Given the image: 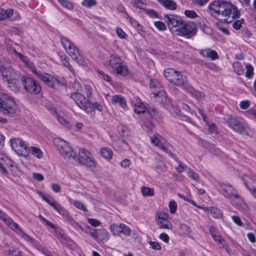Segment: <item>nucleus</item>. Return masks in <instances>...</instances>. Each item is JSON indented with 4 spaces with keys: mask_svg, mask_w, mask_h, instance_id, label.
I'll use <instances>...</instances> for the list:
<instances>
[{
    "mask_svg": "<svg viewBox=\"0 0 256 256\" xmlns=\"http://www.w3.org/2000/svg\"><path fill=\"white\" fill-rule=\"evenodd\" d=\"M54 144L60 155L70 162L73 164L80 163L88 167H93L96 166L95 161L86 150L80 149L78 158L66 142L58 138L54 140Z\"/></svg>",
    "mask_w": 256,
    "mask_h": 256,
    "instance_id": "f257e3e1",
    "label": "nucleus"
},
{
    "mask_svg": "<svg viewBox=\"0 0 256 256\" xmlns=\"http://www.w3.org/2000/svg\"><path fill=\"white\" fill-rule=\"evenodd\" d=\"M209 12L211 14L218 16H222L227 17L224 18L227 22H231L232 20L238 18L240 13L237 7L230 2L224 0H218L210 2L208 6Z\"/></svg>",
    "mask_w": 256,
    "mask_h": 256,
    "instance_id": "f03ea898",
    "label": "nucleus"
},
{
    "mask_svg": "<svg viewBox=\"0 0 256 256\" xmlns=\"http://www.w3.org/2000/svg\"><path fill=\"white\" fill-rule=\"evenodd\" d=\"M60 41L68 54L78 64L84 65L85 62L77 46L67 38H61Z\"/></svg>",
    "mask_w": 256,
    "mask_h": 256,
    "instance_id": "7ed1b4c3",
    "label": "nucleus"
},
{
    "mask_svg": "<svg viewBox=\"0 0 256 256\" xmlns=\"http://www.w3.org/2000/svg\"><path fill=\"white\" fill-rule=\"evenodd\" d=\"M16 109L14 98L7 94H0V112L4 114H13Z\"/></svg>",
    "mask_w": 256,
    "mask_h": 256,
    "instance_id": "20e7f679",
    "label": "nucleus"
},
{
    "mask_svg": "<svg viewBox=\"0 0 256 256\" xmlns=\"http://www.w3.org/2000/svg\"><path fill=\"white\" fill-rule=\"evenodd\" d=\"M31 71L38 78L50 87L56 88L61 84V82L58 78L49 74L40 72L35 66L34 70H32Z\"/></svg>",
    "mask_w": 256,
    "mask_h": 256,
    "instance_id": "39448f33",
    "label": "nucleus"
},
{
    "mask_svg": "<svg viewBox=\"0 0 256 256\" xmlns=\"http://www.w3.org/2000/svg\"><path fill=\"white\" fill-rule=\"evenodd\" d=\"M60 214L76 230H82V228L74 218H72L68 212L58 202L54 200L50 205Z\"/></svg>",
    "mask_w": 256,
    "mask_h": 256,
    "instance_id": "423d86ee",
    "label": "nucleus"
},
{
    "mask_svg": "<svg viewBox=\"0 0 256 256\" xmlns=\"http://www.w3.org/2000/svg\"><path fill=\"white\" fill-rule=\"evenodd\" d=\"M165 22L167 23L170 32L174 35H178L184 22L179 16L174 15L166 14Z\"/></svg>",
    "mask_w": 256,
    "mask_h": 256,
    "instance_id": "0eeeda50",
    "label": "nucleus"
},
{
    "mask_svg": "<svg viewBox=\"0 0 256 256\" xmlns=\"http://www.w3.org/2000/svg\"><path fill=\"white\" fill-rule=\"evenodd\" d=\"M228 126L235 132L244 134L246 132V124L238 118L230 116H226L224 118Z\"/></svg>",
    "mask_w": 256,
    "mask_h": 256,
    "instance_id": "6e6552de",
    "label": "nucleus"
},
{
    "mask_svg": "<svg viewBox=\"0 0 256 256\" xmlns=\"http://www.w3.org/2000/svg\"><path fill=\"white\" fill-rule=\"evenodd\" d=\"M220 190L223 196L227 198L232 200H238L239 202H242V197L238 195L236 190L230 184L221 183L220 184Z\"/></svg>",
    "mask_w": 256,
    "mask_h": 256,
    "instance_id": "1a4fd4ad",
    "label": "nucleus"
},
{
    "mask_svg": "<svg viewBox=\"0 0 256 256\" xmlns=\"http://www.w3.org/2000/svg\"><path fill=\"white\" fill-rule=\"evenodd\" d=\"M22 82L24 89L29 93L36 94L41 90V87L38 82L32 78L22 76Z\"/></svg>",
    "mask_w": 256,
    "mask_h": 256,
    "instance_id": "9d476101",
    "label": "nucleus"
},
{
    "mask_svg": "<svg viewBox=\"0 0 256 256\" xmlns=\"http://www.w3.org/2000/svg\"><path fill=\"white\" fill-rule=\"evenodd\" d=\"M10 146L18 154L26 156L28 154V147L24 142L19 138H11Z\"/></svg>",
    "mask_w": 256,
    "mask_h": 256,
    "instance_id": "9b49d317",
    "label": "nucleus"
},
{
    "mask_svg": "<svg viewBox=\"0 0 256 256\" xmlns=\"http://www.w3.org/2000/svg\"><path fill=\"white\" fill-rule=\"evenodd\" d=\"M70 98L72 99L77 106L82 110H88V107L87 105L88 104V100L80 92H74L70 94H68Z\"/></svg>",
    "mask_w": 256,
    "mask_h": 256,
    "instance_id": "f8f14e48",
    "label": "nucleus"
},
{
    "mask_svg": "<svg viewBox=\"0 0 256 256\" xmlns=\"http://www.w3.org/2000/svg\"><path fill=\"white\" fill-rule=\"evenodd\" d=\"M182 25L178 36L190 38L196 34V29L194 23L184 22Z\"/></svg>",
    "mask_w": 256,
    "mask_h": 256,
    "instance_id": "ddd939ff",
    "label": "nucleus"
},
{
    "mask_svg": "<svg viewBox=\"0 0 256 256\" xmlns=\"http://www.w3.org/2000/svg\"><path fill=\"white\" fill-rule=\"evenodd\" d=\"M151 98H154V100L158 102L160 106L168 109L170 108L171 102L169 98H167L166 92L164 90L160 92L156 96H151Z\"/></svg>",
    "mask_w": 256,
    "mask_h": 256,
    "instance_id": "4468645a",
    "label": "nucleus"
},
{
    "mask_svg": "<svg viewBox=\"0 0 256 256\" xmlns=\"http://www.w3.org/2000/svg\"><path fill=\"white\" fill-rule=\"evenodd\" d=\"M177 71L172 68H166L164 70V75L166 78L170 82L173 83L176 86H180L182 81L177 79H174V76L177 73Z\"/></svg>",
    "mask_w": 256,
    "mask_h": 256,
    "instance_id": "2eb2a0df",
    "label": "nucleus"
},
{
    "mask_svg": "<svg viewBox=\"0 0 256 256\" xmlns=\"http://www.w3.org/2000/svg\"><path fill=\"white\" fill-rule=\"evenodd\" d=\"M149 88L152 92V96H156L160 92L164 90V88L160 83L154 78H150V80Z\"/></svg>",
    "mask_w": 256,
    "mask_h": 256,
    "instance_id": "dca6fc26",
    "label": "nucleus"
},
{
    "mask_svg": "<svg viewBox=\"0 0 256 256\" xmlns=\"http://www.w3.org/2000/svg\"><path fill=\"white\" fill-rule=\"evenodd\" d=\"M112 72L117 76H120L123 77H126L128 76L130 74L129 70L124 60H122V62H120V64H118L116 68H114L112 70Z\"/></svg>",
    "mask_w": 256,
    "mask_h": 256,
    "instance_id": "f3484780",
    "label": "nucleus"
},
{
    "mask_svg": "<svg viewBox=\"0 0 256 256\" xmlns=\"http://www.w3.org/2000/svg\"><path fill=\"white\" fill-rule=\"evenodd\" d=\"M150 141L152 144H153L154 146H157L160 149L162 150V151L168 154L174 160H177L176 156L172 154L168 148L164 146L162 142H160L159 139L156 137H150Z\"/></svg>",
    "mask_w": 256,
    "mask_h": 256,
    "instance_id": "a211bd4d",
    "label": "nucleus"
},
{
    "mask_svg": "<svg viewBox=\"0 0 256 256\" xmlns=\"http://www.w3.org/2000/svg\"><path fill=\"white\" fill-rule=\"evenodd\" d=\"M0 219L12 230L18 228V224L5 212L0 210Z\"/></svg>",
    "mask_w": 256,
    "mask_h": 256,
    "instance_id": "6ab92c4d",
    "label": "nucleus"
},
{
    "mask_svg": "<svg viewBox=\"0 0 256 256\" xmlns=\"http://www.w3.org/2000/svg\"><path fill=\"white\" fill-rule=\"evenodd\" d=\"M210 234L212 236L214 240L220 245L224 246L225 241L222 238L219 232L214 226H210Z\"/></svg>",
    "mask_w": 256,
    "mask_h": 256,
    "instance_id": "aec40b11",
    "label": "nucleus"
},
{
    "mask_svg": "<svg viewBox=\"0 0 256 256\" xmlns=\"http://www.w3.org/2000/svg\"><path fill=\"white\" fill-rule=\"evenodd\" d=\"M12 54L18 58L31 70H34V66L26 56L18 52L14 48L12 50Z\"/></svg>",
    "mask_w": 256,
    "mask_h": 256,
    "instance_id": "412c9836",
    "label": "nucleus"
},
{
    "mask_svg": "<svg viewBox=\"0 0 256 256\" xmlns=\"http://www.w3.org/2000/svg\"><path fill=\"white\" fill-rule=\"evenodd\" d=\"M12 54L18 58L31 70H34V66L26 56L18 52L14 48L12 50Z\"/></svg>",
    "mask_w": 256,
    "mask_h": 256,
    "instance_id": "4be33fe9",
    "label": "nucleus"
},
{
    "mask_svg": "<svg viewBox=\"0 0 256 256\" xmlns=\"http://www.w3.org/2000/svg\"><path fill=\"white\" fill-rule=\"evenodd\" d=\"M200 208L215 218H220L222 216V211L216 207H200Z\"/></svg>",
    "mask_w": 256,
    "mask_h": 256,
    "instance_id": "5701e85b",
    "label": "nucleus"
},
{
    "mask_svg": "<svg viewBox=\"0 0 256 256\" xmlns=\"http://www.w3.org/2000/svg\"><path fill=\"white\" fill-rule=\"evenodd\" d=\"M183 89L198 100L202 99L204 96V95L202 92L195 90L188 84H185L183 87Z\"/></svg>",
    "mask_w": 256,
    "mask_h": 256,
    "instance_id": "b1692460",
    "label": "nucleus"
},
{
    "mask_svg": "<svg viewBox=\"0 0 256 256\" xmlns=\"http://www.w3.org/2000/svg\"><path fill=\"white\" fill-rule=\"evenodd\" d=\"M242 180L245 186L250 192H252L255 190L254 184L256 182L252 178L248 175L244 174L242 176Z\"/></svg>",
    "mask_w": 256,
    "mask_h": 256,
    "instance_id": "393cba45",
    "label": "nucleus"
},
{
    "mask_svg": "<svg viewBox=\"0 0 256 256\" xmlns=\"http://www.w3.org/2000/svg\"><path fill=\"white\" fill-rule=\"evenodd\" d=\"M96 240L98 242H105L108 240L110 238V234L104 229L97 230V235L96 236Z\"/></svg>",
    "mask_w": 256,
    "mask_h": 256,
    "instance_id": "a878e982",
    "label": "nucleus"
},
{
    "mask_svg": "<svg viewBox=\"0 0 256 256\" xmlns=\"http://www.w3.org/2000/svg\"><path fill=\"white\" fill-rule=\"evenodd\" d=\"M200 54L204 57L210 58L212 60L218 58L217 52L210 48L202 50L200 51Z\"/></svg>",
    "mask_w": 256,
    "mask_h": 256,
    "instance_id": "bb28decb",
    "label": "nucleus"
},
{
    "mask_svg": "<svg viewBox=\"0 0 256 256\" xmlns=\"http://www.w3.org/2000/svg\"><path fill=\"white\" fill-rule=\"evenodd\" d=\"M158 3L164 8L174 10L176 9L177 5L174 0H156Z\"/></svg>",
    "mask_w": 256,
    "mask_h": 256,
    "instance_id": "cd10ccee",
    "label": "nucleus"
},
{
    "mask_svg": "<svg viewBox=\"0 0 256 256\" xmlns=\"http://www.w3.org/2000/svg\"><path fill=\"white\" fill-rule=\"evenodd\" d=\"M123 60L117 54H112L110 56L108 60V65L112 70L114 68L122 62Z\"/></svg>",
    "mask_w": 256,
    "mask_h": 256,
    "instance_id": "c85d7f7f",
    "label": "nucleus"
},
{
    "mask_svg": "<svg viewBox=\"0 0 256 256\" xmlns=\"http://www.w3.org/2000/svg\"><path fill=\"white\" fill-rule=\"evenodd\" d=\"M112 104H118L124 109L126 108V99L120 95H114L112 96Z\"/></svg>",
    "mask_w": 256,
    "mask_h": 256,
    "instance_id": "c756f323",
    "label": "nucleus"
},
{
    "mask_svg": "<svg viewBox=\"0 0 256 256\" xmlns=\"http://www.w3.org/2000/svg\"><path fill=\"white\" fill-rule=\"evenodd\" d=\"M132 103L135 107L134 111L136 113L138 114L144 113V104L138 98H136V102L132 101Z\"/></svg>",
    "mask_w": 256,
    "mask_h": 256,
    "instance_id": "7c9ffc66",
    "label": "nucleus"
},
{
    "mask_svg": "<svg viewBox=\"0 0 256 256\" xmlns=\"http://www.w3.org/2000/svg\"><path fill=\"white\" fill-rule=\"evenodd\" d=\"M88 104L87 105V106L88 107V110H84L85 112L87 113H90L92 112L95 109H96L99 112H102L103 110L102 106L98 102H94L92 103L90 100H88Z\"/></svg>",
    "mask_w": 256,
    "mask_h": 256,
    "instance_id": "2f4dec72",
    "label": "nucleus"
},
{
    "mask_svg": "<svg viewBox=\"0 0 256 256\" xmlns=\"http://www.w3.org/2000/svg\"><path fill=\"white\" fill-rule=\"evenodd\" d=\"M0 72H1L2 76L7 80L14 78V76H13L14 70L11 68H6L4 66L2 70L0 71Z\"/></svg>",
    "mask_w": 256,
    "mask_h": 256,
    "instance_id": "473e14b6",
    "label": "nucleus"
},
{
    "mask_svg": "<svg viewBox=\"0 0 256 256\" xmlns=\"http://www.w3.org/2000/svg\"><path fill=\"white\" fill-rule=\"evenodd\" d=\"M13 230L15 231L18 235L22 236L24 240L27 241L28 242L32 244L34 242V240L28 236L26 233H24L20 228L18 224V228L16 229H13Z\"/></svg>",
    "mask_w": 256,
    "mask_h": 256,
    "instance_id": "72a5a7b5",
    "label": "nucleus"
},
{
    "mask_svg": "<svg viewBox=\"0 0 256 256\" xmlns=\"http://www.w3.org/2000/svg\"><path fill=\"white\" fill-rule=\"evenodd\" d=\"M14 13L12 9L8 8L4 10V8H0V20H4L8 18L11 16Z\"/></svg>",
    "mask_w": 256,
    "mask_h": 256,
    "instance_id": "f704fd0d",
    "label": "nucleus"
},
{
    "mask_svg": "<svg viewBox=\"0 0 256 256\" xmlns=\"http://www.w3.org/2000/svg\"><path fill=\"white\" fill-rule=\"evenodd\" d=\"M146 112L153 119H156L158 116V112L156 110L154 106L149 105H148L146 106H145Z\"/></svg>",
    "mask_w": 256,
    "mask_h": 256,
    "instance_id": "c9c22d12",
    "label": "nucleus"
},
{
    "mask_svg": "<svg viewBox=\"0 0 256 256\" xmlns=\"http://www.w3.org/2000/svg\"><path fill=\"white\" fill-rule=\"evenodd\" d=\"M8 158L4 154H0V172L4 175H7L8 172L4 166V164Z\"/></svg>",
    "mask_w": 256,
    "mask_h": 256,
    "instance_id": "e433bc0d",
    "label": "nucleus"
},
{
    "mask_svg": "<svg viewBox=\"0 0 256 256\" xmlns=\"http://www.w3.org/2000/svg\"><path fill=\"white\" fill-rule=\"evenodd\" d=\"M68 59V58L66 54H64L60 56V60L62 63V65L66 67L70 72L74 74V70L70 64Z\"/></svg>",
    "mask_w": 256,
    "mask_h": 256,
    "instance_id": "4c0bfd02",
    "label": "nucleus"
},
{
    "mask_svg": "<svg viewBox=\"0 0 256 256\" xmlns=\"http://www.w3.org/2000/svg\"><path fill=\"white\" fill-rule=\"evenodd\" d=\"M100 154L106 159H111L112 156L113 152L110 148L104 147L100 150Z\"/></svg>",
    "mask_w": 256,
    "mask_h": 256,
    "instance_id": "58836bf2",
    "label": "nucleus"
},
{
    "mask_svg": "<svg viewBox=\"0 0 256 256\" xmlns=\"http://www.w3.org/2000/svg\"><path fill=\"white\" fill-rule=\"evenodd\" d=\"M122 225H124V224L122 223L119 224H112L110 226V228L114 235L120 236V234L121 226Z\"/></svg>",
    "mask_w": 256,
    "mask_h": 256,
    "instance_id": "ea45409f",
    "label": "nucleus"
},
{
    "mask_svg": "<svg viewBox=\"0 0 256 256\" xmlns=\"http://www.w3.org/2000/svg\"><path fill=\"white\" fill-rule=\"evenodd\" d=\"M28 150L32 154L38 158H41L43 156V152L38 147L30 146L28 148Z\"/></svg>",
    "mask_w": 256,
    "mask_h": 256,
    "instance_id": "a19ab883",
    "label": "nucleus"
},
{
    "mask_svg": "<svg viewBox=\"0 0 256 256\" xmlns=\"http://www.w3.org/2000/svg\"><path fill=\"white\" fill-rule=\"evenodd\" d=\"M233 68L237 74L242 75L244 74V68L240 62H234L233 64Z\"/></svg>",
    "mask_w": 256,
    "mask_h": 256,
    "instance_id": "79ce46f5",
    "label": "nucleus"
},
{
    "mask_svg": "<svg viewBox=\"0 0 256 256\" xmlns=\"http://www.w3.org/2000/svg\"><path fill=\"white\" fill-rule=\"evenodd\" d=\"M156 224L160 226V228H167L171 230L172 228V224L168 220H163L160 221H157Z\"/></svg>",
    "mask_w": 256,
    "mask_h": 256,
    "instance_id": "37998d69",
    "label": "nucleus"
},
{
    "mask_svg": "<svg viewBox=\"0 0 256 256\" xmlns=\"http://www.w3.org/2000/svg\"><path fill=\"white\" fill-rule=\"evenodd\" d=\"M199 112H200V114L202 116L204 121L207 124L208 126V130H209V131L211 133L216 132V124H210L208 122H207L206 120V116L203 113L202 110H199Z\"/></svg>",
    "mask_w": 256,
    "mask_h": 256,
    "instance_id": "c03bdc74",
    "label": "nucleus"
},
{
    "mask_svg": "<svg viewBox=\"0 0 256 256\" xmlns=\"http://www.w3.org/2000/svg\"><path fill=\"white\" fill-rule=\"evenodd\" d=\"M166 165L162 161H158L156 166V171L161 174L166 172Z\"/></svg>",
    "mask_w": 256,
    "mask_h": 256,
    "instance_id": "a18cd8bd",
    "label": "nucleus"
},
{
    "mask_svg": "<svg viewBox=\"0 0 256 256\" xmlns=\"http://www.w3.org/2000/svg\"><path fill=\"white\" fill-rule=\"evenodd\" d=\"M245 67L246 69L245 76L247 78H250L254 74V68L249 64H245Z\"/></svg>",
    "mask_w": 256,
    "mask_h": 256,
    "instance_id": "49530a36",
    "label": "nucleus"
},
{
    "mask_svg": "<svg viewBox=\"0 0 256 256\" xmlns=\"http://www.w3.org/2000/svg\"><path fill=\"white\" fill-rule=\"evenodd\" d=\"M180 228L184 234L188 236L191 233V229L190 227L186 224H181L180 225Z\"/></svg>",
    "mask_w": 256,
    "mask_h": 256,
    "instance_id": "de8ad7c7",
    "label": "nucleus"
},
{
    "mask_svg": "<svg viewBox=\"0 0 256 256\" xmlns=\"http://www.w3.org/2000/svg\"><path fill=\"white\" fill-rule=\"evenodd\" d=\"M156 222H157V221H160V220H166L168 218V214H166L164 212L160 211L156 213Z\"/></svg>",
    "mask_w": 256,
    "mask_h": 256,
    "instance_id": "09e8293b",
    "label": "nucleus"
},
{
    "mask_svg": "<svg viewBox=\"0 0 256 256\" xmlns=\"http://www.w3.org/2000/svg\"><path fill=\"white\" fill-rule=\"evenodd\" d=\"M58 2L64 8L72 10L74 8L73 4L66 0H58Z\"/></svg>",
    "mask_w": 256,
    "mask_h": 256,
    "instance_id": "8fccbe9b",
    "label": "nucleus"
},
{
    "mask_svg": "<svg viewBox=\"0 0 256 256\" xmlns=\"http://www.w3.org/2000/svg\"><path fill=\"white\" fill-rule=\"evenodd\" d=\"M56 116L58 122L66 128L70 127V124L63 117L59 116L58 114H56Z\"/></svg>",
    "mask_w": 256,
    "mask_h": 256,
    "instance_id": "3c124183",
    "label": "nucleus"
},
{
    "mask_svg": "<svg viewBox=\"0 0 256 256\" xmlns=\"http://www.w3.org/2000/svg\"><path fill=\"white\" fill-rule=\"evenodd\" d=\"M96 0H84L82 2V4L85 7L90 8L92 6L96 5Z\"/></svg>",
    "mask_w": 256,
    "mask_h": 256,
    "instance_id": "603ef678",
    "label": "nucleus"
},
{
    "mask_svg": "<svg viewBox=\"0 0 256 256\" xmlns=\"http://www.w3.org/2000/svg\"><path fill=\"white\" fill-rule=\"evenodd\" d=\"M72 204L76 208L82 210L84 212H86L88 210L84 205L80 201L74 200L72 202Z\"/></svg>",
    "mask_w": 256,
    "mask_h": 256,
    "instance_id": "864d4df0",
    "label": "nucleus"
},
{
    "mask_svg": "<svg viewBox=\"0 0 256 256\" xmlns=\"http://www.w3.org/2000/svg\"><path fill=\"white\" fill-rule=\"evenodd\" d=\"M168 207L170 208V212L172 214H174L176 210L177 204L174 200H171L168 204Z\"/></svg>",
    "mask_w": 256,
    "mask_h": 256,
    "instance_id": "5fc2aeb1",
    "label": "nucleus"
},
{
    "mask_svg": "<svg viewBox=\"0 0 256 256\" xmlns=\"http://www.w3.org/2000/svg\"><path fill=\"white\" fill-rule=\"evenodd\" d=\"M176 75V76H174V79H177V78H178V80H180L182 81L180 86H182L183 88L185 84H188L186 83V78L182 76L180 72H178Z\"/></svg>",
    "mask_w": 256,
    "mask_h": 256,
    "instance_id": "6e6d98bb",
    "label": "nucleus"
},
{
    "mask_svg": "<svg viewBox=\"0 0 256 256\" xmlns=\"http://www.w3.org/2000/svg\"><path fill=\"white\" fill-rule=\"evenodd\" d=\"M121 230H120V234H123L126 236H130V228L126 226L125 224L124 225H122L121 226Z\"/></svg>",
    "mask_w": 256,
    "mask_h": 256,
    "instance_id": "4d7b16f0",
    "label": "nucleus"
},
{
    "mask_svg": "<svg viewBox=\"0 0 256 256\" xmlns=\"http://www.w3.org/2000/svg\"><path fill=\"white\" fill-rule=\"evenodd\" d=\"M188 176L194 180H198L199 179V176L198 174L195 172L192 169L188 168Z\"/></svg>",
    "mask_w": 256,
    "mask_h": 256,
    "instance_id": "13d9d810",
    "label": "nucleus"
},
{
    "mask_svg": "<svg viewBox=\"0 0 256 256\" xmlns=\"http://www.w3.org/2000/svg\"><path fill=\"white\" fill-rule=\"evenodd\" d=\"M176 161L178 164V166L176 168V169L178 172H181L187 168V166L186 165H184L181 161L178 160V158L177 160Z\"/></svg>",
    "mask_w": 256,
    "mask_h": 256,
    "instance_id": "bf43d9fd",
    "label": "nucleus"
},
{
    "mask_svg": "<svg viewBox=\"0 0 256 256\" xmlns=\"http://www.w3.org/2000/svg\"><path fill=\"white\" fill-rule=\"evenodd\" d=\"M145 13L152 18H156L158 17V14L156 10L152 9L145 10Z\"/></svg>",
    "mask_w": 256,
    "mask_h": 256,
    "instance_id": "052dcab7",
    "label": "nucleus"
},
{
    "mask_svg": "<svg viewBox=\"0 0 256 256\" xmlns=\"http://www.w3.org/2000/svg\"><path fill=\"white\" fill-rule=\"evenodd\" d=\"M184 14L188 18H194L198 16L194 10H186L184 11Z\"/></svg>",
    "mask_w": 256,
    "mask_h": 256,
    "instance_id": "680f3d73",
    "label": "nucleus"
},
{
    "mask_svg": "<svg viewBox=\"0 0 256 256\" xmlns=\"http://www.w3.org/2000/svg\"><path fill=\"white\" fill-rule=\"evenodd\" d=\"M98 72L99 74V76L101 78H102L104 80L107 82H110L111 80V78L108 74H104V72L102 70H98Z\"/></svg>",
    "mask_w": 256,
    "mask_h": 256,
    "instance_id": "e2e57ef3",
    "label": "nucleus"
},
{
    "mask_svg": "<svg viewBox=\"0 0 256 256\" xmlns=\"http://www.w3.org/2000/svg\"><path fill=\"white\" fill-rule=\"evenodd\" d=\"M85 91H86V98H87L86 100H90V98L92 96V88L90 86H88V85L86 86H85Z\"/></svg>",
    "mask_w": 256,
    "mask_h": 256,
    "instance_id": "0e129e2a",
    "label": "nucleus"
},
{
    "mask_svg": "<svg viewBox=\"0 0 256 256\" xmlns=\"http://www.w3.org/2000/svg\"><path fill=\"white\" fill-rule=\"evenodd\" d=\"M232 218L234 222L238 226H242L243 225L240 218L238 216H232Z\"/></svg>",
    "mask_w": 256,
    "mask_h": 256,
    "instance_id": "69168bd1",
    "label": "nucleus"
},
{
    "mask_svg": "<svg viewBox=\"0 0 256 256\" xmlns=\"http://www.w3.org/2000/svg\"><path fill=\"white\" fill-rule=\"evenodd\" d=\"M154 26L160 30H163L166 29V25L162 22L158 21L154 22Z\"/></svg>",
    "mask_w": 256,
    "mask_h": 256,
    "instance_id": "338daca9",
    "label": "nucleus"
},
{
    "mask_svg": "<svg viewBox=\"0 0 256 256\" xmlns=\"http://www.w3.org/2000/svg\"><path fill=\"white\" fill-rule=\"evenodd\" d=\"M88 221L89 224L94 227L100 226L101 224V222L95 218H88Z\"/></svg>",
    "mask_w": 256,
    "mask_h": 256,
    "instance_id": "774afa93",
    "label": "nucleus"
}]
</instances>
